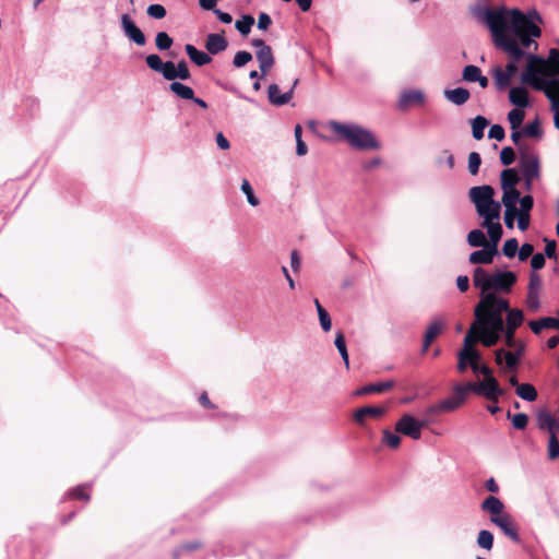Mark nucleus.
<instances>
[{"label": "nucleus", "instance_id": "14", "mask_svg": "<svg viewBox=\"0 0 559 559\" xmlns=\"http://www.w3.org/2000/svg\"><path fill=\"white\" fill-rule=\"evenodd\" d=\"M427 423L415 418L412 414H403L395 423L396 432L409 437L413 440H419L421 431Z\"/></svg>", "mask_w": 559, "mask_h": 559}, {"label": "nucleus", "instance_id": "33", "mask_svg": "<svg viewBox=\"0 0 559 559\" xmlns=\"http://www.w3.org/2000/svg\"><path fill=\"white\" fill-rule=\"evenodd\" d=\"M400 432H396V429L394 428V431L390 430V429H383L382 430V443L392 449V450H396L400 444H401V437H400Z\"/></svg>", "mask_w": 559, "mask_h": 559}, {"label": "nucleus", "instance_id": "9", "mask_svg": "<svg viewBox=\"0 0 559 559\" xmlns=\"http://www.w3.org/2000/svg\"><path fill=\"white\" fill-rule=\"evenodd\" d=\"M459 362L457 369L460 372H464L467 366H471L475 373H478L479 368L478 361H480L481 356L478 350L473 347V337L472 334H466L464 337L463 348L457 354Z\"/></svg>", "mask_w": 559, "mask_h": 559}, {"label": "nucleus", "instance_id": "11", "mask_svg": "<svg viewBox=\"0 0 559 559\" xmlns=\"http://www.w3.org/2000/svg\"><path fill=\"white\" fill-rule=\"evenodd\" d=\"M478 373L484 374L485 379L478 384L467 383L466 386L468 391H474L488 400H496L501 394V391L499 390L497 380L491 377L490 369L487 366H483L479 368Z\"/></svg>", "mask_w": 559, "mask_h": 559}, {"label": "nucleus", "instance_id": "26", "mask_svg": "<svg viewBox=\"0 0 559 559\" xmlns=\"http://www.w3.org/2000/svg\"><path fill=\"white\" fill-rule=\"evenodd\" d=\"M166 73V80L168 81H174L176 79L188 80L191 76L188 66L183 60L179 61L177 64H175L171 61H168Z\"/></svg>", "mask_w": 559, "mask_h": 559}, {"label": "nucleus", "instance_id": "13", "mask_svg": "<svg viewBox=\"0 0 559 559\" xmlns=\"http://www.w3.org/2000/svg\"><path fill=\"white\" fill-rule=\"evenodd\" d=\"M501 189L502 198L501 201L520 202L522 197L520 195L516 185L520 180L519 173L513 168L504 169L501 173Z\"/></svg>", "mask_w": 559, "mask_h": 559}, {"label": "nucleus", "instance_id": "49", "mask_svg": "<svg viewBox=\"0 0 559 559\" xmlns=\"http://www.w3.org/2000/svg\"><path fill=\"white\" fill-rule=\"evenodd\" d=\"M481 159L477 152H472L468 155V170L472 175H476L479 170Z\"/></svg>", "mask_w": 559, "mask_h": 559}, {"label": "nucleus", "instance_id": "12", "mask_svg": "<svg viewBox=\"0 0 559 559\" xmlns=\"http://www.w3.org/2000/svg\"><path fill=\"white\" fill-rule=\"evenodd\" d=\"M468 389L466 384H457L453 388V394L440 403L429 407L428 412L435 413H449L459 408L466 400Z\"/></svg>", "mask_w": 559, "mask_h": 559}, {"label": "nucleus", "instance_id": "35", "mask_svg": "<svg viewBox=\"0 0 559 559\" xmlns=\"http://www.w3.org/2000/svg\"><path fill=\"white\" fill-rule=\"evenodd\" d=\"M515 392L519 397L527 402H533L537 399V391L530 383H522L518 385Z\"/></svg>", "mask_w": 559, "mask_h": 559}, {"label": "nucleus", "instance_id": "3", "mask_svg": "<svg viewBox=\"0 0 559 559\" xmlns=\"http://www.w3.org/2000/svg\"><path fill=\"white\" fill-rule=\"evenodd\" d=\"M472 203L475 205L477 215L481 218V227L487 229L488 235H503L501 217V204L495 200V190L491 186H477L468 192Z\"/></svg>", "mask_w": 559, "mask_h": 559}, {"label": "nucleus", "instance_id": "64", "mask_svg": "<svg viewBox=\"0 0 559 559\" xmlns=\"http://www.w3.org/2000/svg\"><path fill=\"white\" fill-rule=\"evenodd\" d=\"M545 254L548 258H554L556 255V242L554 240L546 242Z\"/></svg>", "mask_w": 559, "mask_h": 559}, {"label": "nucleus", "instance_id": "16", "mask_svg": "<svg viewBox=\"0 0 559 559\" xmlns=\"http://www.w3.org/2000/svg\"><path fill=\"white\" fill-rule=\"evenodd\" d=\"M519 173L522 178H528L538 181L542 177L540 160L537 155L525 153L519 160Z\"/></svg>", "mask_w": 559, "mask_h": 559}, {"label": "nucleus", "instance_id": "59", "mask_svg": "<svg viewBox=\"0 0 559 559\" xmlns=\"http://www.w3.org/2000/svg\"><path fill=\"white\" fill-rule=\"evenodd\" d=\"M533 270H540L545 265V257L542 253L533 254L531 260Z\"/></svg>", "mask_w": 559, "mask_h": 559}, {"label": "nucleus", "instance_id": "27", "mask_svg": "<svg viewBox=\"0 0 559 559\" xmlns=\"http://www.w3.org/2000/svg\"><path fill=\"white\" fill-rule=\"evenodd\" d=\"M227 45L228 43L225 37L219 34H210L205 40V48L212 55L224 51L227 48Z\"/></svg>", "mask_w": 559, "mask_h": 559}, {"label": "nucleus", "instance_id": "61", "mask_svg": "<svg viewBox=\"0 0 559 559\" xmlns=\"http://www.w3.org/2000/svg\"><path fill=\"white\" fill-rule=\"evenodd\" d=\"M213 12L222 23H225V24L231 23L233 17L229 13L223 12L222 10H218L215 8L213 9Z\"/></svg>", "mask_w": 559, "mask_h": 559}, {"label": "nucleus", "instance_id": "43", "mask_svg": "<svg viewBox=\"0 0 559 559\" xmlns=\"http://www.w3.org/2000/svg\"><path fill=\"white\" fill-rule=\"evenodd\" d=\"M155 45L159 50H167L173 45V38L165 32H159L155 37Z\"/></svg>", "mask_w": 559, "mask_h": 559}, {"label": "nucleus", "instance_id": "6", "mask_svg": "<svg viewBox=\"0 0 559 559\" xmlns=\"http://www.w3.org/2000/svg\"><path fill=\"white\" fill-rule=\"evenodd\" d=\"M516 275L511 271H497L489 274L483 267H476L473 273V284L481 294L509 293L516 283Z\"/></svg>", "mask_w": 559, "mask_h": 559}, {"label": "nucleus", "instance_id": "21", "mask_svg": "<svg viewBox=\"0 0 559 559\" xmlns=\"http://www.w3.org/2000/svg\"><path fill=\"white\" fill-rule=\"evenodd\" d=\"M425 102V94L420 90H405L401 93L399 98V105L403 109L414 105H424Z\"/></svg>", "mask_w": 559, "mask_h": 559}, {"label": "nucleus", "instance_id": "41", "mask_svg": "<svg viewBox=\"0 0 559 559\" xmlns=\"http://www.w3.org/2000/svg\"><path fill=\"white\" fill-rule=\"evenodd\" d=\"M334 344L345 364L346 369H348L349 368L348 352H347L344 335L341 332L336 334Z\"/></svg>", "mask_w": 559, "mask_h": 559}, {"label": "nucleus", "instance_id": "18", "mask_svg": "<svg viewBox=\"0 0 559 559\" xmlns=\"http://www.w3.org/2000/svg\"><path fill=\"white\" fill-rule=\"evenodd\" d=\"M251 45L255 48V57L260 66L261 75L265 76L274 64L272 49L263 39H252Z\"/></svg>", "mask_w": 559, "mask_h": 559}, {"label": "nucleus", "instance_id": "22", "mask_svg": "<svg viewBox=\"0 0 559 559\" xmlns=\"http://www.w3.org/2000/svg\"><path fill=\"white\" fill-rule=\"evenodd\" d=\"M385 414V408L381 406H366L354 412L353 418L359 425H365L367 418H380Z\"/></svg>", "mask_w": 559, "mask_h": 559}, {"label": "nucleus", "instance_id": "55", "mask_svg": "<svg viewBox=\"0 0 559 559\" xmlns=\"http://www.w3.org/2000/svg\"><path fill=\"white\" fill-rule=\"evenodd\" d=\"M437 162L439 165L445 164L449 169L454 166V157L449 151H443Z\"/></svg>", "mask_w": 559, "mask_h": 559}, {"label": "nucleus", "instance_id": "34", "mask_svg": "<svg viewBox=\"0 0 559 559\" xmlns=\"http://www.w3.org/2000/svg\"><path fill=\"white\" fill-rule=\"evenodd\" d=\"M507 325L506 329L516 330L523 322L524 314L520 309H511L507 311Z\"/></svg>", "mask_w": 559, "mask_h": 559}, {"label": "nucleus", "instance_id": "20", "mask_svg": "<svg viewBox=\"0 0 559 559\" xmlns=\"http://www.w3.org/2000/svg\"><path fill=\"white\" fill-rule=\"evenodd\" d=\"M121 27L124 35L138 46L145 45V36L128 14L121 15Z\"/></svg>", "mask_w": 559, "mask_h": 559}, {"label": "nucleus", "instance_id": "62", "mask_svg": "<svg viewBox=\"0 0 559 559\" xmlns=\"http://www.w3.org/2000/svg\"><path fill=\"white\" fill-rule=\"evenodd\" d=\"M216 143L221 150H228L230 146L229 141L224 136L222 132L216 134Z\"/></svg>", "mask_w": 559, "mask_h": 559}, {"label": "nucleus", "instance_id": "24", "mask_svg": "<svg viewBox=\"0 0 559 559\" xmlns=\"http://www.w3.org/2000/svg\"><path fill=\"white\" fill-rule=\"evenodd\" d=\"M395 385L393 380L381 381L377 383L367 384L354 392L355 396L368 395V394H380L391 390Z\"/></svg>", "mask_w": 559, "mask_h": 559}, {"label": "nucleus", "instance_id": "30", "mask_svg": "<svg viewBox=\"0 0 559 559\" xmlns=\"http://www.w3.org/2000/svg\"><path fill=\"white\" fill-rule=\"evenodd\" d=\"M169 90L179 98L191 100L194 99V92L193 90L185 85L180 82H171L169 85Z\"/></svg>", "mask_w": 559, "mask_h": 559}, {"label": "nucleus", "instance_id": "5", "mask_svg": "<svg viewBox=\"0 0 559 559\" xmlns=\"http://www.w3.org/2000/svg\"><path fill=\"white\" fill-rule=\"evenodd\" d=\"M509 310V302L496 294H481L480 301L475 307L478 323L490 324L495 330H504L502 314Z\"/></svg>", "mask_w": 559, "mask_h": 559}, {"label": "nucleus", "instance_id": "7", "mask_svg": "<svg viewBox=\"0 0 559 559\" xmlns=\"http://www.w3.org/2000/svg\"><path fill=\"white\" fill-rule=\"evenodd\" d=\"M481 510L489 514L490 522L499 527L506 536L515 543L520 540L516 525L499 498L495 496L485 498L481 502Z\"/></svg>", "mask_w": 559, "mask_h": 559}, {"label": "nucleus", "instance_id": "52", "mask_svg": "<svg viewBox=\"0 0 559 559\" xmlns=\"http://www.w3.org/2000/svg\"><path fill=\"white\" fill-rule=\"evenodd\" d=\"M514 151L510 146L503 147L500 152V160L506 166L511 165L514 162Z\"/></svg>", "mask_w": 559, "mask_h": 559}, {"label": "nucleus", "instance_id": "60", "mask_svg": "<svg viewBox=\"0 0 559 559\" xmlns=\"http://www.w3.org/2000/svg\"><path fill=\"white\" fill-rule=\"evenodd\" d=\"M503 331H504L506 344L509 347H516L519 344H518V342L514 338L515 330H509V329L504 328Z\"/></svg>", "mask_w": 559, "mask_h": 559}, {"label": "nucleus", "instance_id": "10", "mask_svg": "<svg viewBox=\"0 0 559 559\" xmlns=\"http://www.w3.org/2000/svg\"><path fill=\"white\" fill-rule=\"evenodd\" d=\"M501 332L503 330H495L490 324L474 322L467 334H472L473 347H475L477 342H480L486 347H491L498 343Z\"/></svg>", "mask_w": 559, "mask_h": 559}, {"label": "nucleus", "instance_id": "39", "mask_svg": "<svg viewBox=\"0 0 559 559\" xmlns=\"http://www.w3.org/2000/svg\"><path fill=\"white\" fill-rule=\"evenodd\" d=\"M254 24V19L250 14L242 15L240 20H237L235 23L236 29L243 36H247L252 25Z\"/></svg>", "mask_w": 559, "mask_h": 559}, {"label": "nucleus", "instance_id": "42", "mask_svg": "<svg viewBox=\"0 0 559 559\" xmlns=\"http://www.w3.org/2000/svg\"><path fill=\"white\" fill-rule=\"evenodd\" d=\"M525 114L522 108H515L509 111L508 121L512 130H516L521 127L524 120Z\"/></svg>", "mask_w": 559, "mask_h": 559}, {"label": "nucleus", "instance_id": "57", "mask_svg": "<svg viewBox=\"0 0 559 559\" xmlns=\"http://www.w3.org/2000/svg\"><path fill=\"white\" fill-rule=\"evenodd\" d=\"M534 252V247L531 243H524L519 250V259L525 261Z\"/></svg>", "mask_w": 559, "mask_h": 559}, {"label": "nucleus", "instance_id": "47", "mask_svg": "<svg viewBox=\"0 0 559 559\" xmlns=\"http://www.w3.org/2000/svg\"><path fill=\"white\" fill-rule=\"evenodd\" d=\"M318 317H319V321H320V325H321L322 330L324 332H329L332 328V321H331L330 314L323 307H319Z\"/></svg>", "mask_w": 559, "mask_h": 559}, {"label": "nucleus", "instance_id": "1", "mask_svg": "<svg viewBox=\"0 0 559 559\" xmlns=\"http://www.w3.org/2000/svg\"><path fill=\"white\" fill-rule=\"evenodd\" d=\"M483 20L488 26L496 47L504 51L510 61L506 67L491 69L493 83L499 91L508 88L518 73V61L525 56V49L534 46L536 38L542 36L539 24L542 17L536 10L527 13L515 8L499 7L483 12Z\"/></svg>", "mask_w": 559, "mask_h": 559}, {"label": "nucleus", "instance_id": "38", "mask_svg": "<svg viewBox=\"0 0 559 559\" xmlns=\"http://www.w3.org/2000/svg\"><path fill=\"white\" fill-rule=\"evenodd\" d=\"M488 126V121L483 116H477L472 120V132L473 136L476 140H481L484 138V131Z\"/></svg>", "mask_w": 559, "mask_h": 559}, {"label": "nucleus", "instance_id": "32", "mask_svg": "<svg viewBox=\"0 0 559 559\" xmlns=\"http://www.w3.org/2000/svg\"><path fill=\"white\" fill-rule=\"evenodd\" d=\"M445 321L443 319H433L429 323L424 337H426L428 342H432L443 331Z\"/></svg>", "mask_w": 559, "mask_h": 559}, {"label": "nucleus", "instance_id": "46", "mask_svg": "<svg viewBox=\"0 0 559 559\" xmlns=\"http://www.w3.org/2000/svg\"><path fill=\"white\" fill-rule=\"evenodd\" d=\"M519 249V243L515 238L508 239L502 247V252L507 258H513Z\"/></svg>", "mask_w": 559, "mask_h": 559}, {"label": "nucleus", "instance_id": "37", "mask_svg": "<svg viewBox=\"0 0 559 559\" xmlns=\"http://www.w3.org/2000/svg\"><path fill=\"white\" fill-rule=\"evenodd\" d=\"M477 546L484 550L490 551L493 547V535L487 530H480L476 539Z\"/></svg>", "mask_w": 559, "mask_h": 559}, {"label": "nucleus", "instance_id": "8", "mask_svg": "<svg viewBox=\"0 0 559 559\" xmlns=\"http://www.w3.org/2000/svg\"><path fill=\"white\" fill-rule=\"evenodd\" d=\"M504 206L503 219L509 229L514 227L516 221L518 228L525 231L530 227L531 211L534 205V200L531 194L522 197L520 202L501 201Z\"/></svg>", "mask_w": 559, "mask_h": 559}, {"label": "nucleus", "instance_id": "56", "mask_svg": "<svg viewBox=\"0 0 559 559\" xmlns=\"http://www.w3.org/2000/svg\"><path fill=\"white\" fill-rule=\"evenodd\" d=\"M521 345H520V349L519 352H521ZM519 356H520V353H513V352H506L504 353V359H506V364L509 368H513L516 366V364L519 362Z\"/></svg>", "mask_w": 559, "mask_h": 559}, {"label": "nucleus", "instance_id": "29", "mask_svg": "<svg viewBox=\"0 0 559 559\" xmlns=\"http://www.w3.org/2000/svg\"><path fill=\"white\" fill-rule=\"evenodd\" d=\"M185 49H186L187 55L191 59V61L194 62L199 67L205 66V64L210 63L212 60L211 57L209 56V53H206L202 50H198L191 44H187L185 46Z\"/></svg>", "mask_w": 559, "mask_h": 559}, {"label": "nucleus", "instance_id": "36", "mask_svg": "<svg viewBox=\"0 0 559 559\" xmlns=\"http://www.w3.org/2000/svg\"><path fill=\"white\" fill-rule=\"evenodd\" d=\"M467 243L471 247H484L489 242L481 229H473L467 234Z\"/></svg>", "mask_w": 559, "mask_h": 559}, {"label": "nucleus", "instance_id": "54", "mask_svg": "<svg viewBox=\"0 0 559 559\" xmlns=\"http://www.w3.org/2000/svg\"><path fill=\"white\" fill-rule=\"evenodd\" d=\"M488 136L501 141L504 139V129L500 124H493L489 129Z\"/></svg>", "mask_w": 559, "mask_h": 559}, {"label": "nucleus", "instance_id": "58", "mask_svg": "<svg viewBox=\"0 0 559 559\" xmlns=\"http://www.w3.org/2000/svg\"><path fill=\"white\" fill-rule=\"evenodd\" d=\"M272 21H271V17L269 14L262 12L259 14V17H258V28L259 29H262V31H265L269 28V26L271 25Z\"/></svg>", "mask_w": 559, "mask_h": 559}, {"label": "nucleus", "instance_id": "63", "mask_svg": "<svg viewBox=\"0 0 559 559\" xmlns=\"http://www.w3.org/2000/svg\"><path fill=\"white\" fill-rule=\"evenodd\" d=\"M468 277L465 276V275H461L456 278V285H457V288L461 290V292H465L467 290L468 288Z\"/></svg>", "mask_w": 559, "mask_h": 559}, {"label": "nucleus", "instance_id": "44", "mask_svg": "<svg viewBox=\"0 0 559 559\" xmlns=\"http://www.w3.org/2000/svg\"><path fill=\"white\" fill-rule=\"evenodd\" d=\"M480 72L481 71L478 67L469 64L463 69L462 78L467 82H476V79H479Z\"/></svg>", "mask_w": 559, "mask_h": 559}, {"label": "nucleus", "instance_id": "45", "mask_svg": "<svg viewBox=\"0 0 559 559\" xmlns=\"http://www.w3.org/2000/svg\"><path fill=\"white\" fill-rule=\"evenodd\" d=\"M523 134L530 138H540L542 129L539 121L536 119L533 122L527 123L523 129Z\"/></svg>", "mask_w": 559, "mask_h": 559}, {"label": "nucleus", "instance_id": "25", "mask_svg": "<svg viewBox=\"0 0 559 559\" xmlns=\"http://www.w3.org/2000/svg\"><path fill=\"white\" fill-rule=\"evenodd\" d=\"M297 83H298V81L296 80L294 82L292 90H289L288 92L283 93V94L280 92V87L276 84H271L267 88V97H269L270 103H272L273 105H276V106H282V105L287 104L293 96V90Z\"/></svg>", "mask_w": 559, "mask_h": 559}, {"label": "nucleus", "instance_id": "51", "mask_svg": "<svg viewBox=\"0 0 559 559\" xmlns=\"http://www.w3.org/2000/svg\"><path fill=\"white\" fill-rule=\"evenodd\" d=\"M252 56L248 51H238L233 60V63L236 68H241L245 64H247L249 61H251Z\"/></svg>", "mask_w": 559, "mask_h": 559}, {"label": "nucleus", "instance_id": "4", "mask_svg": "<svg viewBox=\"0 0 559 559\" xmlns=\"http://www.w3.org/2000/svg\"><path fill=\"white\" fill-rule=\"evenodd\" d=\"M338 140L346 142L350 147L358 151H379L381 142L369 129L356 123H342L331 120L326 123Z\"/></svg>", "mask_w": 559, "mask_h": 559}, {"label": "nucleus", "instance_id": "28", "mask_svg": "<svg viewBox=\"0 0 559 559\" xmlns=\"http://www.w3.org/2000/svg\"><path fill=\"white\" fill-rule=\"evenodd\" d=\"M443 95L450 103L461 106L469 99V92L464 87H456L453 90H445Z\"/></svg>", "mask_w": 559, "mask_h": 559}, {"label": "nucleus", "instance_id": "31", "mask_svg": "<svg viewBox=\"0 0 559 559\" xmlns=\"http://www.w3.org/2000/svg\"><path fill=\"white\" fill-rule=\"evenodd\" d=\"M145 62L151 70L162 73L166 79L168 61L164 62L158 55L152 53L145 58Z\"/></svg>", "mask_w": 559, "mask_h": 559}, {"label": "nucleus", "instance_id": "40", "mask_svg": "<svg viewBox=\"0 0 559 559\" xmlns=\"http://www.w3.org/2000/svg\"><path fill=\"white\" fill-rule=\"evenodd\" d=\"M240 189L242 193L246 195L247 201L251 206L255 207L260 204V200L255 197L253 188L251 187L248 179L243 178L241 180Z\"/></svg>", "mask_w": 559, "mask_h": 559}, {"label": "nucleus", "instance_id": "19", "mask_svg": "<svg viewBox=\"0 0 559 559\" xmlns=\"http://www.w3.org/2000/svg\"><path fill=\"white\" fill-rule=\"evenodd\" d=\"M536 423L538 429L546 431L550 436H557L559 432V420L546 408H539L536 412Z\"/></svg>", "mask_w": 559, "mask_h": 559}, {"label": "nucleus", "instance_id": "23", "mask_svg": "<svg viewBox=\"0 0 559 559\" xmlns=\"http://www.w3.org/2000/svg\"><path fill=\"white\" fill-rule=\"evenodd\" d=\"M509 100L518 108H525L530 105L528 91L523 85L513 86L509 90Z\"/></svg>", "mask_w": 559, "mask_h": 559}, {"label": "nucleus", "instance_id": "17", "mask_svg": "<svg viewBox=\"0 0 559 559\" xmlns=\"http://www.w3.org/2000/svg\"><path fill=\"white\" fill-rule=\"evenodd\" d=\"M543 289V282L540 276L532 272L530 274L528 285H527V295L525 299L526 307L532 312H537L540 308V294Z\"/></svg>", "mask_w": 559, "mask_h": 559}, {"label": "nucleus", "instance_id": "2", "mask_svg": "<svg viewBox=\"0 0 559 559\" xmlns=\"http://www.w3.org/2000/svg\"><path fill=\"white\" fill-rule=\"evenodd\" d=\"M521 82L544 92L550 102L555 127L559 129V50L550 49L546 59L530 53Z\"/></svg>", "mask_w": 559, "mask_h": 559}, {"label": "nucleus", "instance_id": "15", "mask_svg": "<svg viewBox=\"0 0 559 559\" xmlns=\"http://www.w3.org/2000/svg\"><path fill=\"white\" fill-rule=\"evenodd\" d=\"M489 242L469 254L468 261L472 264H490L496 255H498V243L502 236L488 235Z\"/></svg>", "mask_w": 559, "mask_h": 559}, {"label": "nucleus", "instance_id": "48", "mask_svg": "<svg viewBox=\"0 0 559 559\" xmlns=\"http://www.w3.org/2000/svg\"><path fill=\"white\" fill-rule=\"evenodd\" d=\"M547 453L550 460L559 457V441L556 436L549 437Z\"/></svg>", "mask_w": 559, "mask_h": 559}, {"label": "nucleus", "instance_id": "53", "mask_svg": "<svg viewBox=\"0 0 559 559\" xmlns=\"http://www.w3.org/2000/svg\"><path fill=\"white\" fill-rule=\"evenodd\" d=\"M527 421H528L527 415L524 413L515 414L512 417V425L516 429H524L527 426Z\"/></svg>", "mask_w": 559, "mask_h": 559}, {"label": "nucleus", "instance_id": "50", "mask_svg": "<svg viewBox=\"0 0 559 559\" xmlns=\"http://www.w3.org/2000/svg\"><path fill=\"white\" fill-rule=\"evenodd\" d=\"M151 17L160 20L166 16V9L162 4H151L146 10Z\"/></svg>", "mask_w": 559, "mask_h": 559}]
</instances>
